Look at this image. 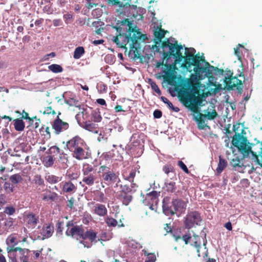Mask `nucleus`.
Returning <instances> with one entry per match:
<instances>
[{"label":"nucleus","mask_w":262,"mask_h":262,"mask_svg":"<svg viewBox=\"0 0 262 262\" xmlns=\"http://www.w3.org/2000/svg\"><path fill=\"white\" fill-rule=\"evenodd\" d=\"M82 172L83 174H96L94 166L87 163L83 164Z\"/></svg>","instance_id":"obj_27"},{"label":"nucleus","mask_w":262,"mask_h":262,"mask_svg":"<svg viewBox=\"0 0 262 262\" xmlns=\"http://www.w3.org/2000/svg\"><path fill=\"white\" fill-rule=\"evenodd\" d=\"M10 250L12 251L13 255H15V256H19L20 261H22L24 257H27L25 255V254L28 253V250L27 249L16 247V248L11 249Z\"/></svg>","instance_id":"obj_23"},{"label":"nucleus","mask_w":262,"mask_h":262,"mask_svg":"<svg viewBox=\"0 0 262 262\" xmlns=\"http://www.w3.org/2000/svg\"><path fill=\"white\" fill-rule=\"evenodd\" d=\"M78 124L79 125L83 128L84 129L88 130L92 133L98 134V125L95 122L91 120L84 121L81 122V121H78Z\"/></svg>","instance_id":"obj_15"},{"label":"nucleus","mask_w":262,"mask_h":262,"mask_svg":"<svg viewBox=\"0 0 262 262\" xmlns=\"http://www.w3.org/2000/svg\"><path fill=\"white\" fill-rule=\"evenodd\" d=\"M233 129L235 134L232 138V145L237 148L239 151L242 153L249 154L251 152L254 159V162L256 163V158L259 159L258 156L256 152L252 151L251 147L248 146L247 144L248 142L247 138L241 135V134L236 133L237 128H236V125H233Z\"/></svg>","instance_id":"obj_3"},{"label":"nucleus","mask_w":262,"mask_h":262,"mask_svg":"<svg viewBox=\"0 0 262 262\" xmlns=\"http://www.w3.org/2000/svg\"><path fill=\"white\" fill-rule=\"evenodd\" d=\"M97 237L96 232H94L92 230L86 231L85 232L83 230L81 238L83 239H89L91 242H94Z\"/></svg>","instance_id":"obj_25"},{"label":"nucleus","mask_w":262,"mask_h":262,"mask_svg":"<svg viewBox=\"0 0 262 262\" xmlns=\"http://www.w3.org/2000/svg\"><path fill=\"white\" fill-rule=\"evenodd\" d=\"M150 84L151 89L155 92H156L158 95L161 94V92L160 89L159 88L158 86L157 85V84L156 83V82H155L154 81H151V82H150Z\"/></svg>","instance_id":"obj_54"},{"label":"nucleus","mask_w":262,"mask_h":262,"mask_svg":"<svg viewBox=\"0 0 262 262\" xmlns=\"http://www.w3.org/2000/svg\"><path fill=\"white\" fill-rule=\"evenodd\" d=\"M163 209L165 213L171 214V205L170 206H169L168 204L165 203L164 201H163Z\"/></svg>","instance_id":"obj_55"},{"label":"nucleus","mask_w":262,"mask_h":262,"mask_svg":"<svg viewBox=\"0 0 262 262\" xmlns=\"http://www.w3.org/2000/svg\"><path fill=\"white\" fill-rule=\"evenodd\" d=\"M35 184L38 185L39 186H42L45 185V182L43 179L41 178L40 175L37 174L35 176L34 180H33Z\"/></svg>","instance_id":"obj_52"},{"label":"nucleus","mask_w":262,"mask_h":262,"mask_svg":"<svg viewBox=\"0 0 262 262\" xmlns=\"http://www.w3.org/2000/svg\"><path fill=\"white\" fill-rule=\"evenodd\" d=\"M76 118L78 122V121L84 122V121L90 120V116L89 115L87 110L82 108V111L79 112L76 115Z\"/></svg>","instance_id":"obj_24"},{"label":"nucleus","mask_w":262,"mask_h":262,"mask_svg":"<svg viewBox=\"0 0 262 262\" xmlns=\"http://www.w3.org/2000/svg\"><path fill=\"white\" fill-rule=\"evenodd\" d=\"M9 180L12 184H17L21 182L23 178L19 174L16 173L11 176L9 178Z\"/></svg>","instance_id":"obj_36"},{"label":"nucleus","mask_w":262,"mask_h":262,"mask_svg":"<svg viewBox=\"0 0 262 262\" xmlns=\"http://www.w3.org/2000/svg\"><path fill=\"white\" fill-rule=\"evenodd\" d=\"M133 193H120L119 199L122 204L125 206H127L133 200Z\"/></svg>","instance_id":"obj_26"},{"label":"nucleus","mask_w":262,"mask_h":262,"mask_svg":"<svg viewBox=\"0 0 262 262\" xmlns=\"http://www.w3.org/2000/svg\"><path fill=\"white\" fill-rule=\"evenodd\" d=\"M191 232L192 238L189 244L196 248L199 257H207L208 250L206 246L207 241H206L205 242H204L202 246L201 239H203L202 237L196 235L192 231ZM203 242L204 241H203Z\"/></svg>","instance_id":"obj_6"},{"label":"nucleus","mask_w":262,"mask_h":262,"mask_svg":"<svg viewBox=\"0 0 262 262\" xmlns=\"http://www.w3.org/2000/svg\"><path fill=\"white\" fill-rule=\"evenodd\" d=\"M228 164L227 161L223 158L221 156H219V162L216 168V172L217 173H221L224 169L227 167Z\"/></svg>","instance_id":"obj_29"},{"label":"nucleus","mask_w":262,"mask_h":262,"mask_svg":"<svg viewBox=\"0 0 262 262\" xmlns=\"http://www.w3.org/2000/svg\"><path fill=\"white\" fill-rule=\"evenodd\" d=\"M102 120V117L100 115L99 113H98L96 111H93L91 113V115L90 116V120L95 122L98 123L100 122Z\"/></svg>","instance_id":"obj_38"},{"label":"nucleus","mask_w":262,"mask_h":262,"mask_svg":"<svg viewBox=\"0 0 262 262\" xmlns=\"http://www.w3.org/2000/svg\"><path fill=\"white\" fill-rule=\"evenodd\" d=\"M158 28H159V30H156L154 31V36L156 39L161 41L167 31L162 29L161 27H158Z\"/></svg>","instance_id":"obj_34"},{"label":"nucleus","mask_w":262,"mask_h":262,"mask_svg":"<svg viewBox=\"0 0 262 262\" xmlns=\"http://www.w3.org/2000/svg\"><path fill=\"white\" fill-rule=\"evenodd\" d=\"M227 77L224 80L225 88L228 90H233L235 88L239 94L243 91V84L245 81V76L243 72L238 76H233V73L228 71Z\"/></svg>","instance_id":"obj_4"},{"label":"nucleus","mask_w":262,"mask_h":262,"mask_svg":"<svg viewBox=\"0 0 262 262\" xmlns=\"http://www.w3.org/2000/svg\"><path fill=\"white\" fill-rule=\"evenodd\" d=\"M167 105L170 109L172 110L173 111L175 112H178L180 111L179 108L178 107L173 106L172 103L170 101H169L167 103Z\"/></svg>","instance_id":"obj_63"},{"label":"nucleus","mask_w":262,"mask_h":262,"mask_svg":"<svg viewBox=\"0 0 262 262\" xmlns=\"http://www.w3.org/2000/svg\"><path fill=\"white\" fill-rule=\"evenodd\" d=\"M6 242L8 246L7 248V252L8 253L11 254L12 253V251H11L10 250L11 249L16 248V247L15 246L18 243L17 240L16 234L15 233H13L9 235L7 237Z\"/></svg>","instance_id":"obj_18"},{"label":"nucleus","mask_w":262,"mask_h":262,"mask_svg":"<svg viewBox=\"0 0 262 262\" xmlns=\"http://www.w3.org/2000/svg\"><path fill=\"white\" fill-rule=\"evenodd\" d=\"M49 194H43L42 200L44 201H55L58 197V194L56 192H52L49 191Z\"/></svg>","instance_id":"obj_35"},{"label":"nucleus","mask_w":262,"mask_h":262,"mask_svg":"<svg viewBox=\"0 0 262 262\" xmlns=\"http://www.w3.org/2000/svg\"><path fill=\"white\" fill-rule=\"evenodd\" d=\"M191 109L193 113L198 114L197 116H194V120L198 123V128L199 129H204L206 126V124L205 123V120L206 118L204 117V114L199 112L198 108L196 106L192 105Z\"/></svg>","instance_id":"obj_12"},{"label":"nucleus","mask_w":262,"mask_h":262,"mask_svg":"<svg viewBox=\"0 0 262 262\" xmlns=\"http://www.w3.org/2000/svg\"><path fill=\"white\" fill-rule=\"evenodd\" d=\"M84 145L83 144V145L71 151L72 157L79 161L88 159L89 157L88 153L84 149Z\"/></svg>","instance_id":"obj_14"},{"label":"nucleus","mask_w":262,"mask_h":262,"mask_svg":"<svg viewBox=\"0 0 262 262\" xmlns=\"http://www.w3.org/2000/svg\"><path fill=\"white\" fill-rule=\"evenodd\" d=\"M98 172L100 178L107 185L114 183L118 179V176L113 170L105 165L100 166Z\"/></svg>","instance_id":"obj_5"},{"label":"nucleus","mask_w":262,"mask_h":262,"mask_svg":"<svg viewBox=\"0 0 262 262\" xmlns=\"http://www.w3.org/2000/svg\"><path fill=\"white\" fill-rule=\"evenodd\" d=\"M13 184L8 182H5L4 184V189L7 193H11L14 191Z\"/></svg>","instance_id":"obj_42"},{"label":"nucleus","mask_w":262,"mask_h":262,"mask_svg":"<svg viewBox=\"0 0 262 262\" xmlns=\"http://www.w3.org/2000/svg\"><path fill=\"white\" fill-rule=\"evenodd\" d=\"M162 47L164 49L166 47H168L169 49L168 52H164V59L167 60L171 55H173L175 57V63H180L184 59L182 67L190 72L192 71L191 66H194L193 70L194 74H192L190 78H186L182 82L180 96L185 105L201 102L202 97L200 96L199 90L201 83L199 80L205 77H213L214 67L206 61L204 57L200 56L199 54L194 55L195 50L193 48L191 49L189 52L187 51L188 48H185L186 56H183L181 52L183 46L178 45L177 41L172 43L167 40L162 43Z\"/></svg>","instance_id":"obj_1"},{"label":"nucleus","mask_w":262,"mask_h":262,"mask_svg":"<svg viewBox=\"0 0 262 262\" xmlns=\"http://www.w3.org/2000/svg\"><path fill=\"white\" fill-rule=\"evenodd\" d=\"M85 53L84 49L83 47H78L74 51L73 57L75 59H79Z\"/></svg>","instance_id":"obj_37"},{"label":"nucleus","mask_w":262,"mask_h":262,"mask_svg":"<svg viewBox=\"0 0 262 262\" xmlns=\"http://www.w3.org/2000/svg\"><path fill=\"white\" fill-rule=\"evenodd\" d=\"M214 71H213L215 75H223L224 73V70L222 69H219L217 67H214Z\"/></svg>","instance_id":"obj_62"},{"label":"nucleus","mask_w":262,"mask_h":262,"mask_svg":"<svg viewBox=\"0 0 262 262\" xmlns=\"http://www.w3.org/2000/svg\"><path fill=\"white\" fill-rule=\"evenodd\" d=\"M109 3H111L114 5H118L120 7L125 6L129 4V0H108Z\"/></svg>","instance_id":"obj_40"},{"label":"nucleus","mask_w":262,"mask_h":262,"mask_svg":"<svg viewBox=\"0 0 262 262\" xmlns=\"http://www.w3.org/2000/svg\"><path fill=\"white\" fill-rule=\"evenodd\" d=\"M154 117L155 118H160L162 116V113L160 110H156L154 112Z\"/></svg>","instance_id":"obj_64"},{"label":"nucleus","mask_w":262,"mask_h":262,"mask_svg":"<svg viewBox=\"0 0 262 262\" xmlns=\"http://www.w3.org/2000/svg\"><path fill=\"white\" fill-rule=\"evenodd\" d=\"M163 229L166 231L165 235L169 233H171L176 242L178 243L180 240H183L186 245H188L190 243V240L192 238V234L190 231L188 230L187 232L181 236L176 232H173L170 224L167 223L164 225Z\"/></svg>","instance_id":"obj_7"},{"label":"nucleus","mask_w":262,"mask_h":262,"mask_svg":"<svg viewBox=\"0 0 262 262\" xmlns=\"http://www.w3.org/2000/svg\"><path fill=\"white\" fill-rule=\"evenodd\" d=\"M49 70L54 73H60L63 71V68L59 64H52L48 67Z\"/></svg>","instance_id":"obj_39"},{"label":"nucleus","mask_w":262,"mask_h":262,"mask_svg":"<svg viewBox=\"0 0 262 262\" xmlns=\"http://www.w3.org/2000/svg\"><path fill=\"white\" fill-rule=\"evenodd\" d=\"M105 222L108 227H115L117 225V221L116 219L111 216H107L105 219Z\"/></svg>","instance_id":"obj_41"},{"label":"nucleus","mask_w":262,"mask_h":262,"mask_svg":"<svg viewBox=\"0 0 262 262\" xmlns=\"http://www.w3.org/2000/svg\"><path fill=\"white\" fill-rule=\"evenodd\" d=\"M63 223L62 222H58L56 225V231L57 233L62 234V226Z\"/></svg>","instance_id":"obj_59"},{"label":"nucleus","mask_w":262,"mask_h":262,"mask_svg":"<svg viewBox=\"0 0 262 262\" xmlns=\"http://www.w3.org/2000/svg\"><path fill=\"white\" fill-rule=\"evenodd\" d=\"M186 208V203L184 201L176 199L172 202L171 214L173 215L177 212H182Z\"/></svg>","instance_id":"obj_13"},{"label":"nucleus","mask_w":262,"mask_h":262,"mask_svg":"<svg viewBox=\"0 0 262 262\" xmlns=\"http://www.w3.org/2000/svg\"><path fill=\"white\" fill-rule=\"evenodd\" d=\"M16 212L15 208L11 205L6 207L4 210V213L9 215L14 214Z\"/></svg>","instance_id":"obj_46"},{"label":"nucleus","mask_w":262,"mask_h":262,"mask_svg":"<svg viewBox=\"0 0 262 262\" xmlns=\"http://www.w3.org/2000/svg\"><path fill=\"white\" fill-rule=\"evenodd\" d=\"M120 193H133L132 189L127 185H121Z\"/></svg>","instance_id":"obj_47"},{"label":"nucleus","mask_w":262,"mask_h":262,"mask_svg":"<svg viewBox=\"0 0 262 262\" xmlns=\"http://www.w3.org/2000/svg\"><path fill=\"white\" fill-rule=\"evenodd\" d=\"M51 124L55 135H59L70 128L69 123L63 121L59 116H56V118L51 122Z\"/></svg>","instance_id":"obj_8"},{"label":"nucleus","mask_w":262,"mask_h":262,"mask_svg":"<svg viewBox=\"0 0 262 262\" xmlns=\"http://www.w3.org/2000/svg\"><path fill=\"white\" fill-rule=\"evenodd\" d=\"M92 212L99 216H104L107 213V210L104 205L97 203L93 206Z\"/></svg>","instance_id":"obj_19"},{"label":"nucleus","mask_w":262,"mask_h":262,"mask_svg":"<svg viewBox=\"0 0 262 262\" xmlns=\"http://www.w3.org/2000/svg\"><path fill=\"white\" fill-rule=\"evenodd\" d=\"M83 144H84V143L82 139L79 136H76L67 142L65 148L72 151L74 150V149L83 145Z\"/></svg>","instance_id":"obj_11"},{"label":"nucleus","mask_w":262,"mask_h":262,"mask_svg":"<svg viewBox=\"0 0 262 262\" xmlns=\"http://www.w3.org/2000/svg\"><path fill=\"white\" fill-rule=\"evenodd\" d=\"M45 179L47 182L50 184H55L61 181V178L52 174H50V173H48L46 175Z\"/></svg>","instance_id":"obj_32"},{"label":"nucleus","mask_w":262,"mask_h":262,"mask_svg":"<svg viewBox=\"0 0 262 262\" xmlns=\"http://www.w3.org/2000/svg\"><path fill=\"white\" fill-rule=\"evenodd\" d=\"M6 203V201L4 195H0V210L4 208V206Z\"/></svg>","instance_id":"obj_61"},{"label":"nucleus","mask_w":262,"mask_h":262,"mask_svg":"<svg viewBox=\"0 0 262 262\" xmlns=\"http://www.w3.org/2000/svg\"><path fill=\"white\" fill-rule=\"evenodd\" d=\"M158 198V193L156 191H152L151 192L147 193L146 196V199L148 200H151L156 201Z\"/></svg>","instance_id":"obj_49"},{"label":"nucleus","mask_w":262,"mask_h":262,"mask_svg":"<svg viewBox=\"0 0 262 262\" xmlns=\"http://www.w3.org/2000/svg\"><path fill=\"white\" fill-rule=\"evenodd\" d=\"M55 158L54 155H50L44 156L42 159V163L46 167H49L53 166Z\"/></svg>","instance_id":"obj_28"},{"label":"nucleus","mask_w":262,"mask_h":262,"mask_svg":"<svg viewBox=\"0 0 262 262\" xmlns=\"http://www.w3.org/2000/svg\"><path fill=\"white\" fill-rule=\"evenodd\" d=\"M240 48H245L244 46L241 44L238 45L234 48V54L237 57V59L239 61L242 60V53L240 51Z\"/></svg>","instance_id":"obj_45"},{"label":"nucleus","mask_w":262,"mask_h":262,"mask_svg":"<svg viewBox=\"0 0 262 262\" xmlns=\"http://www.w3.org/2000/svg\"><path fill=\"white\" fill-rule=\"evenodd\" d=\"M136 171L135 169H132L129 173L127 174V172H125L123 174V177L124 180L129 181L132 183V185H135V184L134 183V178L136 176Z\"/></svg>","instance_id":"obj_31"},{"label":"nucleus","mask_w":262,"mask_h":262,"mask_svg":"<svg viewBox=\"0 0 262 262\" xmlns=\"http://www.w3.org/2000/svg\"><path fill=\"white\" fill-rule=\"evenodd\" d=\"M230 165L235 168L242 167L243 166V164L241 163L239 158L237 157L231 160Z\"/></svg>","instance_id":"obj_44"},{"label":"nucleus","mask_w":262,"mask_h":262,"mask_svg":"<svg viewBox=\"0 0 262 262\" xmlns=\"http://www.w3.org/2000/svg\"><path fill=\"white\" fill-rule=\"evenodd\" d=\"M83 227L82 225L73 226L71 228H68L66 232L67 236H70L72 237L76 238L77 239L81 238Z\"/></svg>","instance_id":"obj_10"},{"label":"nucleus","mask_w":262,"mask_h":262,"mask_svg":"<svg viewBox=\"0 0 262 262\" xmlns=\"http://www.w3.org/2000/svg\"><path fill=\"white\" fill-rule=\"evenodd\" d=\"M117 25L126 26L128 27V34L124 33V29L120 26H110L117 32L116 36L114 37L113 41L118 47L127 50L126 46L128 45L129 54L133 55L134 59L140 58V44L147 38L146 35L143 34L139 30L133 27V23L128 18L118 21Z\"/></svg>","instance_id":"obj_2"},{"label":"nucleus","mask_w":262,"mask_h":262,"mask_svg":"<svg viewBox=\"0 0 262 262\" xmlns=\"http://www.w3.org/2000/svg\"><path fill=\"white\" fill-rule=\"evenodd\" d=\"M167 40L169 41L168 38H166V40H164L161 43V47H162V48L163 49V56H164V52H168L169 51V49L168 47H166V48H165V49H164L163 48V47H162V43L166 41ZM171 56H173L175 58V57L173 55H171L170 56V57L168 58V59H167V60L166 59H164V57H163V61L162 62H158L157 63V67H159L161 66H164V67H165L166 70H167L168 71H169L171 73H172L174 71L175 68H176V65L175 64H168L167 63H166L165 64H164V60H166V61L167 62L168 61V60L170 59V58L171 57Z\"/></svg>","instance_id":"obj_17"},{"label":"nucleus","mask_w":262,"mask_h":262,"mask_svg":"<svg viewBox=\"0 0 262 262\" xmlns=\"http://www.w3.org/2000/svg\"><path fill=\"white\" fill-rule=\"evenodd\" d=\"M66 103L69 104L70 106H75L77 107V104H78V100H76L75 98H70L69 100L66 101Z\"/></svg>","instance_id":"obj_56"},{"label":"nucleus","mask_w":262,"mask_h":262,"mask_svg":"<svg viewBox=\"0 0 262 262\" xmlns=\"http://www.w3.org/2000/svg\"><path fill=\"white\" fill-rule=\"evenodd\" d=\"M97 179L96 174H83L82 182L89 186H93Z\"/></svg>","instance_id":"obj_22"},{"label":"nucleus","mask_w":262,"mask_h":262,"mask_svg":"<svg viewBox=\"0 0 262 262\" xmlns=\"http://www.w3.org/2000/svg\"><path fill=\"white\" fill-rule=\"evenodd\" d=\"M144 254L147 256L145 262H155L156 260V256L154 253H147L145 251Z\"/></svg>","instance_id":"obj_50"},{"label":"nucleus","mask_w":262,"mask_h":262,"mask_svg":"<svg viewBox=\"0 0 262 262\" xmlns=\"http://www.w3.org/2000/svg\"><path fill=\"white\" fill-rule=\"evenodd\" d=\"M14 220L9 217L6 219L3 223H2L3 234H6L8 232L13 230L14 229Z\"/></svg>","instance_id":"obj_20"},{"label":"nucleus","mask_w":262,"mask_h":262,"mask_svg":"<svg viewBox=\"0 0 262 262\" xmlns=\"http://www.w3.org/2000/svg\"><path fill=\"white\" fill-rule=\"evenodd\" d=\"M163 171L168 176L169 173H174V168L171 165H165L163 167Z\"/></svg>","instance_id":"obj_53"},{"label":"nucleus","mask_w":262,"mask_h":262,"mask_svg":"<svg viewBox=\"0 0 262 262\" xmlns=\"http://www.w3.org/2000/svg\"><path fill=\"white\" fill-rule=\"evenodd\" d=\"M38 216L33 213L29 214L27 215L28 223L32 226H35L38 222Z\"/></svg>","instance_id":"obj_33"},{"label":"nucleus","mask_w":262,"mask_h":262,"mask_svg":"<svg viewBox=\"0 0 262 262\" xmlns=\"http://www.w3.org/2000/svg\"><path fill=\"white\" fill-rule=\"evenodd\" d=\"M54 231V226L52 224H44L40 230V234L42 236L41 239L43 240L50 237L52 235Z\"/></svg>","instance_id":"obj_16"},{"label":"nucleus","mask_w":262,"mask_h":262,"mask_svg":"<svg viewBox=\"0 0 262 262\" xmlns=\"http://www.w3.org/2000/svg\"><path fill=\"white\" fill-rule=\"evenodd\" d=\"M178 165L185 173H189L190 172L186 165L182 161H179Z\"/></svg>","instance_id":"obj_57"},{"label":"nucleus","mask_w":262,"mask_h":262,"mask_svg":"<svg viewBox=\"0 0 262 262\" xmlns=\"http://www.w3.org/2000/svg\"><path fill=\"white\" fill-rule=\"evenodd\" d=\"M14 128L16 131L21 132L24 130L25 123L21 118H17L13 120Z\"/></svg>","instance_id":"obj_30"},{"label":"nucleus","mask_w":262,"mask_h":262,"mask_svg":"<svg viewBox=\"0 0 262 262\" xmlns=\"http://www.w3.org/2000/svg\"><path fill=\"white\" fill-rule=\"evenodd\" d=\"M62 189L63 192L72 194L77 190V187L71 181L62 182Z\"/></svg>","instance_id":"obj_21"},{"label":"nucleus","mask_w":262,"mask_h":262,"mask_svg":"<svg viewBox=\"0 0 262 262\" xmlns=\"http://www.w3.org/2000/svg\"><path fill=\"white\" fill-rule=\"evenodd\" d=\"M202 219L200 213L196 211H193L188 212L185 218L184 224L186 228L191 229L194 224L200 225V222Z\"/></svg>","instance_id":"obj_9"},{"label":"nucleus","mask_w":262,"mask_h":262,"mask_svg":"<svg viewBox=\"0 0 262 262\" xmlns=\"http://www.w3.org/2000/svg\"><path fill=\"white\" fill-rule=\"evenodd\" d=\"M43 114L50 115L52 114V115H55L56 112L54 110H53L51 106H48L45 108V111L43 112Z\"/></svg>","instance_id":"obj_58"},{"label":"nucleus","mask_w":262,"mask_h":262,"mask_svg":"<svg viewBox=\"0 0 262 262\" xmlns=\"http://www.w3.org/2000/svg\"><path fill=\"white\" fill-rule=\"evenodd\" d=\"M217 116V113L215 110H213L212 112H208L207 114H204V117L210 120L214 119Z\"/></svg>","instance_id":"obj_51"},{"label":"nucleus","mask_w":262,"mask_h":262,"mask_svg":"<svg viewBox=\"0 0 262 262\" xmlns=\"http://www.w3.org/2000/svg\"><path fill=\"white\" fill-rule=\"evenodd\" d=\"M60 152V148L56 146H51L46 152V154L50 155H57Z\"/></svg>","instance_id":"obj_43"},{"label":"nucleus","mask_w":262,"mask_h":262,"mask_svg":"<svg viewBox=\"0 0 262 262\" xmlns=\"http://www.w3.org/2000/svg\"><path fill=\"white\" fill-rule=\"evenodd\" d=\"M167 191L170 192H173L176 189V183L170 182L165 183Z\"/></svg>","instance_id":"obj_48"},{"label":"nucleus","mask_w":262,"mask_h":262,"mask_svg":"<svg viewBox=\"0 0 262 262\" xmlns=\"http://www.w3.org/2000/svg\"><path fill=\"white\" fill-rule=\"evenodd\" d=\"M98 201L100 202L104 203L105 202L106 198H105L104 194L102 192H99L98 195Z\"/></svg>","instance_id":"obj_60"}]
</instances>
